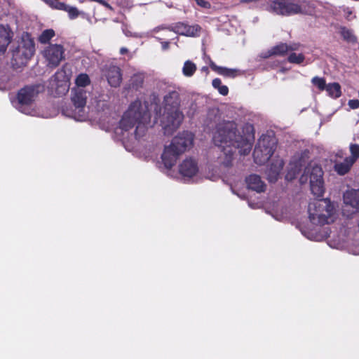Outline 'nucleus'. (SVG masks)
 Masks as SVG:
<instances>
[{
  "label": "nucleus",
  "mask_w": 359,
  "mask_h": 359,
  "mask_svg": "<svg viewBox=\"0 0 359 359\" xmlns=\"http://www.w3.org/2000/svg\"><path fill=\"white\" fill-rule=\"evenodd\" d=\"M252 140L250 134L243 136L236 134L235 124L230 122L219 128L213 137L215 145L220 147L225 155V159L222 162L226 165L230 163L231 156L237 149L242 155L249 154L252 148Z\"/></svg>",
  "instance_id": "1"
},
{
  "label": "nucleus",
  "mask_w": 359,
  "mask_h": 359,
  "mask_svg": "<svg viewBox=\"0 0 359 359\" xmlns=\"http://www.w3.org/2000/svg\"><path fill=\"white\" fill-rule=\"evenodd\" d=\"M149 122L150 115L146 110V107L137 100L132 103L125 112L120 126L124 131H128L135 126L133 133L135 140H137L144 135Z\"/></svg>",
  "instance_id": "2"
},
{
  "label": "nucleus",
  "mask_w": 359,
  "mask_h": 359,
  "mask_svg": "<svg viewBox=\"0 0 359 359\" xmlns=\"http://www.w3.org/2000/svg\"><path fill=\"white\" fill-rule=\"evenodd\" d=\"M333 205L327 199L315 201L309 205V219L315 224H324L332 221Z\"/></svg>",
  "instance_id": "3"
},
{
  "label": "nucleus",
  "mask_w": 359,
  "mask_h": 359,
  "mask_svg": "<svg viewBox=\"0 0 359 359\" xmlns=\"http://www.w3.org/2000/svg\"><path fill=\"white\" fill-rule=\"evenodd\" d=\"M323 175V172L320 166L310 164L305 168L299 180L302 184L309 181L312 194L320 197L323 196L325 191Z\"/></svg>",
  "instance_id": "4"
},
{
  "label": "nucleus",
  "mask_w": 359,
  "mask_h": 359,
  "mask_svg": "<svg viewBox=\"0 0 359 359\" xmlns=\"http://www.w3.org/2000/svg\"><path fill=\"white\" fill-rule=\"evenodd\" d=\"M183 117L177 102L173 104L167 103L160 120L164 133L168 135L172 133L180 126Z\"/></svg>",
  "instance_id": "5"
},
{
  "label": "nucleus",
  "mask_w": 359,
  "mask_h": 359,
  "mask_svg": "<svg viewBox=\"0 0 359 359\" xmlns=\"http://www.w3.org/2000/svg\"><path fill=\"white\" fill-rule=\"evenodd\" d=\"M44 86L43 85H36L34 86H27L21 89L18 94L19 102L22 105L20 111L32 116H41V112L34 107H24V105L31 104L35 100L39 93H43Z\"/></svg>",
  "instance_id": "6"
},
{
  "label": "nucleus",
  "mask_w": 359,
  "mask_h": 359,
  "mask_svg": "<svg viewBox=\"0 0 359 359\" xmlns=\"http://www.w3.org/2000/svg\"><path fill=\"white\" fill-rule=\"evenodd\" d=\"M34 52V45L30 36L26 34L22 36L21 40L13 52V65L20 67L26 65Z\"/></svg>",
  "instance_id": "7"
},
{
  "label": "nucleus",
  "mask_w": 359,
  "mask_h": 359,
  "mask_svg": "<svg viewBox=\"0 0 359 359\" xmlns=\"http://www.w3.org/2000/svg\"><path fill=\"white\" fill-rule=\"evenodd\" d=\"M273 140H269L268 137L260 139L253 152L255 161L262 164L269 161L273 154Z\"/></svg>",
  "instance_id": "8"
},
{
  "label": "nucleus",
  "mask_w": 359,
  "mask_h": 359,
  "mask_svg": "<svg viewBox=\"0 0 359 359\" xmlns=\"http://www.w3.org/2000/svg\"><path fill=\"white\" fill-rule=\"evenodd\" d=\"M65 59V48L60 44L46 46V67L55 68Z\"/></svg>",
  "instance_id": "9"
},
{
  "label": "nucleus",
  "mask_w": 359,
  "mask_h": 359,
  "mask_svg": "<svg viewBox=\"0 0 359 359\" xmlns=\"http://www.w3.org/2000/svg\"><path fill=\"white\" fill-rule=\"evenodd\" d=\"M271 8L276 13L281 15H290L299 13L298 2L289 0H274Z\"/></svg>",
  "instance_id": "10"
},
{
  "label": "nucleus",
  "mask_w": 359,
  "mask_h": 359,
  "mask_svg": "<svg viewBox=\"0 0 359 359\" xmlns=\"http://www.w3.org/2000/svg\"><path fill=\"white\" fill-rule=\"evenodd\" d=\"M193 140V135L191 133L184 132L174 137L170 145L181 154L191 147Z\"/></svg>",
  "instance_id": "11"
},
{
  "label": "nucleus",
  "mask_w": 359,
  "mask_h": 359,
  "mask_svg": "<svg viewBox=\"0 0 359 359\" xmlns=\"http://www.w3.org/2000/svg\"><path fill=\"white\" fill-rule=\"evenodd\" d=\"M180 173L184 177H192L198 172V164L192 158L185 159L179 166Z\"/></svg>",
  "instance_id": "12"
},
{
  "label": "nucleus",
  "mask_w": 359,
  "mask_h": 359,
  "mask_svg": "<svg viewBox=\"0 0 359 359\" xmlns=\"http://www.w3.org/2000/svg\"><path fill=\"white\" fill-rule=\"evenodd\" d=\"M13 36V33L8 26L0 25V55L6 51Z\"/></svg>",
  "instance_id": "13"
},
{
  "label": "nucleus",
  "mask_w": 359,
  "mask_h": 359,
  "mask_svg": "<svg viewBox=\"0 0 359 359\" xmlns=\"http://www.w3.org/2000/svg\"><path fill=\"white\" fill-rule=\"evenodd\" d=\"M106 77L111 86H119L122 81V74L120 68L116 66L109 67L107 71Z\"/></svg>",
  "instance_id": "14"
},
{
  "label": "nucleus",
  "mask_w": 359,
  "mask_h": 359,
  "mask_svg": "<svg viewBox=\"0 0 359 359\" xmlns=\"http://www.w3.org/2000/svg\"><path fill=\"white\" fill-rule=\"evenodd\" d=\"M46 3L49 5V6L54 9L65 11L67 12L70 19H75L80 14V12L76 7L66 5L62 2H53V1H46Z\"/></svg>",
  "instance_id": "15"
},
{
  "label": "nucleus",
  "mask_w": 359,
  "mask_h": 359,
  "mask_svg": "<svg viewBox=\"0 0 359 359\" xmlns=\"http://www.w3.org/2000/svg\"><path fill=\"white\" fill-rule=\"evenodd\" d=\"M87 92L81 88L72 90V100L76 108H83L86 104Z\"/></svg>",
  "instance_id": "16"
},
{
  "label": "nucleus",
  "mask_w": 359,
  "mask_h": 359,
  "mask_svg": "<svg viewBox=\"0 0 359 359\" xmlns=\"http://www.w3.org/2000/svg\"><path fill=\"white\" fill-rule=\"evenodd\" d=\"M344 201L346 208L350 206L359 211V190L347 191L344 195Z\"/></svg>",
  "instance_id": "17"
},
{
  "label": "nucleus",
  "mask_w": 359,
  "mask_h": 359,
  "mask_svg": "<svg viewBox=\"0 0 359 359\" xmlns=\"http://www.w3.org/2000/svg\"><path fill=\"white\" fill-rule=\"evenodd\" d=\"M180 155L170 145L166 147L162 154V161L167 168H170L176 162Z\"/></svg>",
  "instance_id": "18"
},
{
  "label": "nucleus",
  "mask_w": 359,
  "mask_h": 359,
  "mask_svg": "<svg viewBox=\"0 0 359 359\" xmlns=\"http://www.w3.org/2000/svg\"><path fill=\"white\" fill-rule=\"evenodd\" d=\"M248 187L257 192H262L265 190L266 185L261 180L260 177L256 175H250L246 179Z\"/></svg>",
  "instance_id": "19"
},
{
  "label": "nucleus",
  "mask_w": 359,
  "mask_h": 359,
  "mask_svg": "<svg viewBox=\"0 0 359 359\" xmlns=\"http://www.w3.org/2000/svg\"><path fill=\"white\" fill-rule=\"evenodd\" d=\"M198 31V27H191L183 23H179L175 27L174 32L187 36H193L196 34Z\"/></svg>",
  "instance_id": "20"
},
{
  "label": "nucleus",
  "mask_w": 359,
  "mask_h": 359,
  "mask_svg": "<svg viewBox=\"0 0 359 359\" xmlns=\"http://www.w3.org/2000/svg\"><path fill=\"white\" fill-rule=\"evenodd\" d=\"M283 167V161L278 159L267 171L268 179L270 182H276L278 177L279 173Z\"/></svg>",
  "instance_id": "21"
},
{
  "label": "nucleus",
  "mask_w": 359,
  "mask_h": 359,
  "mask_svg": "<svg viewBox=\"0 0 359 359\" xmlns=\"http://www.w3.org/2000/svg\"><path fill=\"white\" fill-rule=\"evenodd\" d=\"M353 160H348L346 158L342 162H336L334 164V170L340 175L347 173L353 165Z\"/></svg>",
  "instance_id": "22"
},
{
  "label": "nucleus",
  "mask_w": 359,
  "mask_h": 359,
  "mask_svg": "<svg viewBox=\"0 0 359 359\" xmlns=\"http://www.w3.org/2000/svg\"><path fill=\"white\" fill-rule=\"evenodd\" d=\"M289 50L290 47L287 44L280 43L271 48L265 57L281 56L287 53Z\"/></svg>",
  "instance_id": "23"
},
{
  "label": "nucleus",
  "mask_w": 359,
  "mask_h": 359,
  "mask_svg": "<svg viewBox=\"0 0 359 359\" xmlns=\"http://www.w3.org/2000/svg\"><path fill=\"white\" fill-rule=\"evenodd\" d=\"M299 14L313 15L315 13V6L309 1L302 0L298 1Z\"/></svg>",
  "instance_id": "24"
},
{
  "label": "nucleus",
  "mask_w": 359,
  "mask_h": 359,
  "mask_svg": "<svg viewBox=\"0 0 359 359\" xmlns=\"http://www.w3.org/2000/svg\"><path fill=\"white\" fill-rule=\"evenodd\" d=\"M210 67L212 69L216 71L218 74L227 76V77H235L238 75V70L234 69H228L225 67H218L216 65L212 63Z\"/></svg>",
  "instance_id": "25"
},
{
  "label": "nucleus",
  "mask_w": 359,
  "mask_h": 359,
  "mask_svg": "<svg viewBox=\"0 0 359 359\" xmlns=\"http://www.w3.org/2000/svg\"><path fill=\"white\" fill-rule=\"evenodd\" d=\"M325 90H326L328 95L332 97L337 98L341 95V87L337 83L327 84Z\"/></svg>",
  "instance_id": "26"
},
{
  "label": "nucleus",
  "mask_w": 359,
  "mask_h": 359,
  "mask_svg": "<svg viewBox=\"0 0 359 359\" xmlns=\"http://www.w3.org/2000/svg\"><path fill=\"white\" fill-rule=\"evenodd\" d=\"M299 170V163H290L288 167L287 172L285 175V179L287 181H291L295 178Z\"/></svg>",
  "instance_id": "27"
},
{
  "label": "nucleus",
  "mask_w": 359,
  "mask_h": 359,
  "mask_svg": "<svg viewBox=\"0 0 359 359\" xmlns=\"http://www.w3.org/2000/svg\"><path fill=\"white\" fill-rule=\"evenodd\" d=\"M90 82V79L86 74H81L76 79V88H83L88 86Z\"/></svg>",
  "instance_id": "28"
},
{
  "label": "nucleus",
  "mask_w": 359,
  "mask_h": 359,
  "mask_svg": "<svg viewBox=\"0 0 359 359\" xmlns=\"http://www.w3.org/2000/svg\"><path fill=\"white\" fill-rule=\"evenodd\" d=\"M144 79V76L143 74H135L130 79V84L133 86V87L137 88L142 85Z\"/></svg>",
  "instance_id": "29"
},
{
  "label": "nucleus",
  "mask_w": 359,
  "mask_h": 359,
  "mask_svg": "<svg viewBox=\"0 0 359 359\" xmlns=\"http://www.w3.org/2000/svg\"><path fill=\"white\" fill-rule=\"evenodd\" d=\"M212 86L214 88H217L219 93L223 95H226L229 92L228 87L226 86L222 85L221 80L215 79L212 81Z\"/></svg>",
  "instance_id": "30"
},
{
  "label": "nucleus",
  "mask_w": 359,
  "mask_h": 359,
  "mask_svg": "<svg viewBox=\"0 0 359 359\" xmlns=\"http://www.w3.org/2000/svg\"><path fill=\"white\" fill-rule=\"evenodd\" d=\"M196 65L190 61H187L183 67V74L187 76H191L196 71Z\"/></svg>",
  "instance_id": "31"
},
{
  "label": "nucleus",
  "mask_w": 359,
  "mask_h": 359,
  "mask_svg": "<svg viewBox=\"0 0 359 359\" xmlns=\"http://www.w3.org/2000/svg\"><path fill=\"white\" fill-rule=\"evenodd\" d=\"M311 82L320 90H325L327 86L325 80L323 78L318 76L313 77L311 80Z\"/></svg>",
  "instance_id": "32"
},
{
  "label": "nucleus",
  "mask_w": 359,
  "mask_h": 359,
  "mask_svg": "<svg viewBox=\"0 0 359 359\" xmlns=\"http://www.w3.org/2000/svg\"><path fill=\"white\" fill-rule=\"evenodd\" d=\"M350 151L351 153V156L350 157L346 158L348 160H353V163H354L355 161L359 158V145L351 144L350 146Z\"/></svg>",
  "instance_id": "33"
},
{
  "label": "nucleus",
  "mask_w": 359,
  "mask_h": 359,
  "mask_svg": "<svg viewBox=\"0 0 359 359\" xmlns=\"http://www.w3.org/2000/svg\"><path fill=\"white\" fill-rule=\"evenodd\" d=\"M304 60V56L301 53H292L288 57V61L291 63L300 64Z\"/></svg>",
  "instance_id": "34"
},
{
  "label": "nucleus",
  "mask_w": 359,
  "mask_h": 359,
  "mask_svg": "<svg viewBox=\"0 0 359 359\" xmlns=\"http://www.w3.org/2000/svg\"><path fill=\"white\" fill-rule=\"evenodd\" d=\"M348 105L351 109H357L359 107V100H351L348 102Z\"/></svg>",
  "instance_id": "35"
},
{
  "label": "nucleus",
  "mask_w": 359,
  "mask_h": 359,
  "mask_svg": "<svg viewBox=\"0 0 359 359\" xmlns=\"http://www.w3.org/2000/svg\"><path fill=\"white\" fill-rule=\"evenodd\" d=\"M55 36L53 29H46V41Z\"/></svg>",
  "instance_id": "36"
},
{
  "label": "nucleus",
  "mask_w": 359,
  "mask_h": 359,
  "mask_svg": "<svg viewBox=\"0 0 359 359\" xmlns=\"http://www.w3.org/2000/svg\"><path fill=\"white\" fill-rule=\"evenodd\" d=\"M198 5L201 7L207 8L209 6V4L204 0H195Z\"/></svg>",
  "instance_id": "37"
},
{
  "label": "nucleus",
  "mask_w": 359,
  "mask_h": 359,
  "mask_svg": "<svg viewBox=\"0 0 359 359\" xmlns=\"http://www.w3.org/2000/svg\"><path fill=\"white\" fill-rule=\"evenodd\" d=\"M164 32L163 36L165 37H170V35L172 34V32L169 29H162Z\"/></svg>",
  "instance_id": "38"
},
{
  "label": "nucleus",
  "mask_w": 359,
  "mask_h": 359,
  "mask_svg": "<svg viewBox=\"0 0 359 359\" xmlns=\"http://www.w3.org/2000/svg\"><path fill=\"white\" fill-rule=\"evenodd\" d=\"M342 33H343L344 38H346L350 40L351 39V33L348 31H343Z\"/></svg>",
  "instance_id": "39"
},
{
  "label": "nucleus",
  "mask_w": 359,
  "mask_h": 359,
  "mask_svg": "<svg viewBox=\"0 0 359 359\" xmlns=\"http://www.w3.org/2000/svg\"><path fill=\"white\" fill-rule=\"evenodd\" d=\"M161 44H162V48L163 50H167L168 48V46H169L168 42H167V41L161 42Z\"/></svg>",
  "instance_id": "40"
},
{
  "label": "nucleus",
  "mask_w": 359,
  "mask_h": 359,
  "mask_svg": "<svg viewBox=\"0 0 359 359\" xmlns=\"http://www.w3.org/2000/svg\"><path fill=\"white\" fill-rule=\"evenodd\" d=\"M39 39H40V41L41 43H44L45 42V32H42Z\"/></svg>",
  "instance_id": "41"
},
{
  "label": "nucleus",
  "mask_w": 359,
  "mask_h": 359,
  "mask_svg": "<svg viewBox=\"0 0 359 359\" xmlns=\"http://www.w3.org/2000/svg\"><path fill=\"white\" fill-rule=\"evenodd\" d=\"M127 52H128V50L126 48H121V50H120L121 54H125Z\"/></svg>",
  "instance_id": "42"
},
{
  "label": "nucleus",
  "mask_w": 359,
  "mask_h": 359,
  "mask_svg": "<svg viewBox=\"0 0 359 359\" xmlns=\"http://www.w3.org/2000/svg\"><path fill=\"white\" fill-rule=\"evenodd\" d=\"M352 14V12L351 11H347V15H346V18H348V16L351 15Z\"/></svg>",
  "instance_id": "43"
},
{
  "label": "nucleus",
  "mask_w": 359,
  "mask_h": 359,
  "mask_svg": "<svg viewBox=\"0 0 359 359\" xmlns=\"http://www.w3.org/2000/svg\"><path fill=\"white\" fill-rule=\"evenodd\" d=\"M238 194V196H240L241 198H244L243 196H241L240 194Z\"/></svg>",
  "instance_id": "44"
},
{
  "label": "nucleus",
  "mask_w": 359,
  "mask_h": 359,
  "mask_svg": "<svg viewBox=\"0 0 359 359\" xmlns=\"http://www.w3.org/2000/svg\"><path fill=\"white\" fill-rule=\"evenodd\" d=\"M55 1L54 2H58L57 0H54Z\"/></svg>",
  "instance_id": "45"
}]
</instances>
